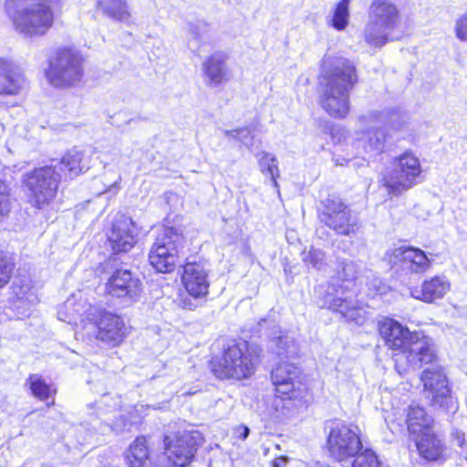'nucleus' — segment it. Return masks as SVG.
Here are the masks:
<instances>
[{
    "mask_svg": "<svg viewBox=\"0 0 467 467\" xmlns=\"http://www.w3.org/2000/svg\"><path fill=\"white\" fill-rule=\"evenodd\" d=\"M275 340L276 347L279 348L287 349L290 347H295V343L293 341H288L286 337H277Z\"/></svg>",
    "mask_w": 467,
    "mask_h": 467,
    "instance_id": "obj_40",
    "label": "nucleus"
},
{
    "mask_svg": "<svg viewBox=\"0 0 467 467\" xmlns=\"http://www.w3.org/2000/svg\"><path fill=\"white\" fill-rule=\"evenodd\" d=\"M85 57L72 46L56 47L47 60L45 77L56 88L67 89L79 86L84 77Z\"/></svg>",
    "mask_w": 467,
    "mask_h": 467,
    "instance_id": "obj_6",
    "label": "nucleus"
},
{
    "mask_svg": "<svg viewBox=\"0 0 467 467\" xmlns=\"http://www.w3.org/2000/svg\"><path fill=\"white\" fill-rule=\"evenodd\" d=\"M83 154L76 150H70L59 160L62 170L67 171L70 176H78L83 171Z\"/></svg>",
    "mask_w": 467,
    "mask_h": 467,
    "instance_id": "obj_31",
    "label": "nucleus"
},
{
    "mask_svg": "<svg viewBox=\"0 0 467 467\" xmlns=\"http://www.w3.org/2000/svg\"><path fill=\"white\" fill-rule=\"evenodd\" d=\"M141 292L140 280L129 269L117 268L105 285V294L112 298L134 302Z\"/></svg>",
    "mask_w": 467,
    "mask_h": 467,
    "instance_id": "obj_17",
    "label": "nucleus"
},
{
    "mask_svg": "<svg viewBox=\"0 0 467 467\" xmlns=\"http://www.w3.org/2000/svg\"><path fill=\"white\" fill-rule=\"evenodd\" d=\"M203 442V436L197 431L177 430L166 433L162 438V454L168 467L189 465Z\"/></svg>",
    "mask_w": 467,
    "mask_h": 467,
    "instance_id": "obj_12",
    "label": "nucleus"
},
{
    "mask_svg": "<svg viewBox=\"0 0 467 467\" xmlns=\"http://www.w3.org/2000/svg\"><path fill=\"white\" fill-rule=\"evenodd\" d=\"M404 423L408 438L412 441L435 430V419L426 407L419 403H410L404 410Z\"/></svg>",
    "mask_w": 467,
    "mask_h": 467,
    "instance_id": "obj_22",
    "label": "nucleus"
},
{
    "mask_svg": "<svg viewBox=\"0 0 467 467\" xmlns=\"http://www.w3.org/2000/svg\"><path fill=\"white\" fill-rule=\"evenodd\" d=\"M351 467H381L377 454L370 448H364L351 457Z\"/></svg>",
    "mask_w": 467,
    "mask_h": 467,
    "instance_id": "obj_35",
    "label": "nucleus"
},
{
    "mask_svg": "<svg viewBox=\"0 0 467 467\" xmlns=\"http://www.w3.org/2000/svg\"><path fill=\"white\" fill-rule=\"evenodd\" d=\"M97 6L106 16L117 21L130 18L128 5L125 0H98Z\"/></svg>",
    "mask_w": 467,
    "mask_h": 467,
    "instance_id": "obj_30",
    "label": "nucleus"
},
{
    "mask_svg": "<svg viewBox=\"0 0 467 467\" xmlns=\"http://www.w3.org/2000/svg\"><path fill=\"white\" fill-rule=\"evenodd\" d=\"M358 81L357 68L348 59H342L331 69L318 76L321 90L319 104L332 119H346L350 112L349 93Z\"/></svg>",
    "mask_w": 467,
    "mask_h": 467,
    "instance_id": "obj_3",
    "label": "nucleus"
},
{
    "mask_svg": "<svg viewBox=\"0 0 467 467\" xmlns=\"http://www.w3.org/2000/svg\"><path fill=\"white\" fill-rule=\"evenodd\" d=\"M249 433L250 429L245 424H240L233 428V437L237 441H245Z\"/></svg>",
    "mask_w": 467,
    "mask_h": 467,
    "instance_id": "obj_38",
    "label": "nucleus"
},
{
    "mask_svg": "<svg viewBox=\"0 0 467 467\" xmlns=\"http://www.w3.org/2000/svg\"><path fill=\"white\" fill-rule=\"evenodd\" d=\"M416 184V182L401 173L396 168L385 172L379 180V186L384 188L389 196H400Z\"/></svg>",
    "mask_w": 467,
    "mask_h": 467,
    "instance_id": "obj_26",
    "label": "nucleus"
},
{
    "mask_svg": "<svg viewBox=\"0 0 467 467\" xmlns=\"http://www.w3.org/2000/svg\"><path fill=\"white\" fill-rule=\"evenodd\" d=\"M106 244L113 255L130 253L137 244L136 225L123 213H117L105 230Z\"/></svg>",
    "mask_w": 467,
    "mask_h": 467,
    "instance_id": "obj_16",
    "label": "nucleus"
},
{
    "mask_svg": "<svg viewBox=\"0 0 467 467\" xmlns=\"http://www.w3.org/2000/svg\"><path fill=\"white\" fill-rule=\"evenodd\" d=\"M128 467H161V454L154 448L150 435H138L124 452Z\"/></svg>",
    "mask_w": 467,
    "mask_h": 467,
    "instance_id": "obj_18",
    "label": "nucleus"
},
{
    "mask_svg": "<svg viewBox=\"0 0 467 467\" xmlns=\"http://www.w3.org/2000/svg\"><path fill=\"white\" fill-rule=\"evenodd\" d=\"M261 171L268 175L274 185H277L276 180L279 177V170L276 159L270 153L264 152L259 160Z\"/></svg>",
    "mask_w": 467,
    "mask_h": 467,
    "instance_id": "obj_36",
    "label": "nucleus"
},
{
    "mask_svg": "<svg viewBox=\"0 0 467 467\" xmlns=\"http://www.w3.org/2000/svg\"><path fill=\"white\" fill-rule=\"evenodd\" d=\"M323 253L313 246L303 254L302 261L314 268H319L323 262Z\"/></svg>",
    "mask_w": 467,
    "mask_h": 467,
    "instance_id": "obj_37",
    "label": "nucleus"
},
{
    "mask_svg": "<svg viewBox=\"0 0 467 467\" xmlns=\"http://www.w3.org/2000/svg\"><path fill=\"white\" fill-rule=\"evenodd\" d=\"M181 282L187 295L194 300L206 299L209 295L208 273L200 263L185 262Z\"/></svg>",
    "mask_w": 467,
    "mask_h": 467,
    "instance_id": "obj_21",
    "label": "nucleus"
},
{
    "mask_svg": "<svg viewBox=\"0 0 467 467\" xmlns=\"http://www.w3.org/2000/svg\"><path fill=\"white\" fill-rule=\"evenodd\" d=\"M87 321L95 328V338L109 348L119 347L130 334L124 318L106 309L90 313Z\"/></svg>",
    "mask_w": 467,
    "mask_h": 467,
    "instance_id": "obj_14",
    "label": "nucleus"
},
{
    "mask_svg": "<svg viewBox=\"0 0 467 467\" xmlns=\"http://www.w3.org/2000/svg\"><path fill=\"white\" fill-rule=\"evenodd\" d=\"M378 332L391 352L394 369L400 376L439 362L434 341L422 331L410 330L394 318L384 317L378 323Z\"/></svg>",
    "mask_w": 467,
    "mask_h": 467,
    "instance_id": "obj_1",
    "label": "nucleus"
},
{
    "mask_svg": "<svg viewBox=\"0 0 467 467\" xmlns=\"http://www.w3.org/2000/svg\"><path fill=\"white\" fill-rule=\"evenodd\" d=\"M317 219L339 236L356 237L361 229V223L353 214L350 206L336 194H329L320 201Z\"/></svg>",
    "mask_w": 467,
    "mask_h": 467,
    "instance_id": "obj_11",
    "label": "nucleus"
},
{
    "mask_svg": "<svg viewBox=\"0 0 467 467\" xmlns=\"http://www.w3.org/2000/svg\"><path fill=\"white\" fill-rule=\"evenodd\" d=\"M13 208V191L8 181L0 179V223L6 220Z\"/></svg>",
    "mask_w": 467,
    "mask_h": 467,
    "instance_id": "obj_34",
    "label": "nucleus"
},
{
    "mask_svg": "<svg viewBox=\"0 0 467 467\" xmlns=\"http://www.w3.org/2000/svg\"><path fill=\"white\" fill-rule=\"evenodd\" d=\"M61 0H5V13L14 30L24 37L43 36L53 27Z\"/></svg>",
    "mask_w": 467,
    "mask_h": 467,
    "instance_id": "obj_4",
    "label": "nucleus"
},
{
    "mask_svg": "<svg viewBox=\"0 0 467 467\" xmlns=\"http://www.w3.org/2000/svg\"><path fill=\"white\" fill-rule=\"evenodd\" d=\"M389 263L399 265L410 274H425L431 266V261L421 249L401 245L387 252Z\"/></svg>",
    "mask_w": 467,
    "mask_h": 467,
    "instance_id": "obj_19",
    "label": "nucleus"
},
{
    "mask_svg": "<svg viewBox=\"0 0 467 467\" xmlns=\"http://www.w3.org/2000/svg\"><path fill=\"white\" fill-rule=\"evenodd\" d=\"M366 133L367 138L363 143L364 151L374 156L382 154L386 150L389 133L379 128L371 129Z\"/></svg>",
    "mask_w": 467,
    "mask_h": 467,
    "instance_id": "obj_29",
    "label": "nucleus"
},
{
    "mask_svg": "<svg viewBox=\"0 0 467 467\" xmlns=\"http://www.w3.org/2000/svg\"><path fill=\"white\" fill-rule=\"evenodd\" d=\"M26 385L32 395L39 400H47L49 398L54 400L57 394V389L48 384L41 375L30 374L26 379ZM54 405V400L51 402Z\"/></svg>",
    "mask_w": 467,
    "mask_h": 467,
    "instance_id": "obj_28",
    "label": "nucleus"
},
{
    "mask_svg": "<svg viewBox=\"0 0 467 467\" xmlns=\"http://www.w3.org/2000/svg\"><path fill=\"white\" fill-rule=\"evenodd\" d=\"M274 395L294 408H307L314 400L313 380L303 368L287 360L276 362L270 371Z\"/></svg>",
    "mask_w": 467,
    "mask_h": 467,
    "instance_id": "obj_5",
    "label": "nucleus"
},
{
    "mask_svg": "<svg viewBox=\"0 0 467 467\" xmlns=\"http://www.w3.org/2000/svg\"><path fill=\"white\" fill-rule=\"evenodd\" d=\"M455 31L459 39L467 40V16H462L456 22Z\"/></svg>",
    "mask_w": 467,
    "mask_h": 467,
    "instance_id": "obj_39",
    "label": "nucleus"
},
{
    "mask_svg": "<svg viewBox=\"0 0 467 467\" xmlns=\"http://www.w3.org/2000/svg\"><path fill=\"white\" fill-rule=\"evenodd\" d=\"M16 266V263L12 254L0 247V289L10 283Z\"/></svg>",
    "mask_w": 467,
    "mask_h": 467,
    "instance_id": "obj_32",
    "label": "nucleus"
},
{
    "mask_svg": "<svg viewBox=\"0 0 467 467\" xmlns=\"http://www.w3.org/2000/svg\"><path fill=\"white\" fill-rule=\"evenodd\" d=\"M182 307L185 309H188V310L195 309V306H193L189 300L183 299L182 301Z\"/></svg>",
    "mask_w": 467,
    "mask_h": 467,
    "instance_id": "obj_41",
    "label": "nucleus"
},
{
    "mask_svg": "<svg viewBox=\"0 0 467 467\" xmlns=\"http://www.w3.org/2000/svg\"><path fill=\"white\" fill-rule=\"evenodd\" d=\"M227 58V55L223 52H216L206 57L202 70L210 85L219 86L228 80Z\"/></svg>",
    "mask_w": 467,
    "mask_h": 467,
    "instance_id": "obj_25",
    "label": "nucleus"
},
{
    "mask_svg": "<svg viewBox=\"0 0 467 467\" xmlns=\"http://www.w3.org/2000/svg\"><path fill=\"white\" fill-rule=\"evenodd\" d=\"M394 168L417 182L421 173L420 160L410 151L406 150L394 159Z\"/></svg>",
    "mask_w": 467,
    "mask_h": 467,
    "instance_id": "obj_27",
    "label": "nucleus"
},
{
    "mask_svg": "<svg viewBox=\"0 0 467 467\" xmlns=\"http://www.w3.org/2000/svg\"><path fill=\"white\" fill-rule=\"evenodd\" d=\"M358 269L353 262H342L337 266L332 280L319 287L318 298L322 307L346 314L349 302L344 296L357 286Z\"/></svg>",
    "mask_w": 467,
    "mask_h": 467,
    "instance_id": "obj_10",
    "label": "nucleus"
},
{
    "mask_svg": "<svg viewBox=\"0 0 467 467\" xmlns=\"http://www.w3.org/2000/svg\"><path fill=\"white\" fill-rule=\"evenodd\" d=\"M60 175L55 166L36 167L26 172L21 180L27 203L36 210L50 207L59 190Z\"/></svg>",
    "mask_w": 467,
    "mask_h": 467,
    "instance_id": "obj_8",
    "label": "nucleus"
},
{
    "mask_svg": "<svg viewBox=\"0 0 467 467\" xmlns=\"http://www.w3.org/2000/svg\"><path fill=\"white\" fill-rule=\"evenodd\" d=\"M25 78L19 67L11 60L0 57V96H16L20 93Z\"/></svg>",
    "mask_w": 467,
    "mask_h": 467,
    "instance_id": "obj_24",
    "label": "nucleus"
},
{
    "mask_svg": "<svg viewBox=\"0 0 467 467\" xmlns=\"http://www.w3.org/2000/svg\"><path fill=\"white\" fill-rule=\"evenodd\" d=\"M263 358V349L247 341L231 340L207 362L211 374L218 380L243 382L252 379Z\"/></svg>",
    "mask_w": 467,
    "mask_h": 467,
    "instance_id": "obj_2",
    "label": "nucleus"
},
{
    "mask_svg": "<svg viewBox=\"0 0 467 467\" xmlns=\"http://www.w3.org/2000/svg\"><path fill=\"white\" fill-rule=\"evenodd\" d=\"M420 381L423 392L428 393L431 406H439L449 410L457 408V400L452 397L449 379L443 368L436 366L432 368H425L421 371Z\"/></svg>",
    "mask_w": 467,
    "mask_h": 467,
    "instance_id": "obj_15",
    "label": "nucleus"
},
{
    "mask_svg": "<svg viewBox=\"0 0 467 467\" xmlns=\"http://www.w3.org/2000/svg\"><path fill=\"white\" fill-rule=\"evenodd\" d=\"M400 20V10L393 0H371L363 31L364 40L374 47L395 40L391 34L399 27Z\"/></svg>",
    "mask_w": 467,
    "mask_h": 467,
    "instance_id": "obj_7",
    "label": "nucleus"
},
{
    "mask_svg": "<svg viewBox=\"0 0 467 467\" xmlns=\"http://www.w3.org/2000/svg\"><path fill=\"white\" fill-rule=\"evenodd\" d=\"M418 456L428 464H443L449 459L446 441L435 430L411 441Z\"/></svg>",
    "mask_w": 467,
    "mask_h": 467,
    "instance_id": "obj_20",
    "label": "nucleus"
},
{
    "mask_svg": "<svg viewBox=\"0 0 467 467\" xmlns=\"http://www.w3.org/2000/svg\"><path fill=\"white\" fill-rule=\"evenodd\" d=\"M350 0H339L333 11L329 25L337 31L344 30L349 21Z\"/></svg>",
    "mask_w": 467,
    "mask_h": 467,
    "instance_id": "obj_33",
    "label": "nucleus"
},
{
    "mask_svg": "<svg viewBox=\"0 0 467 467\" xmlns=\"http://www.w3.org/2000/svg\"><path fill=\"white\" fill-rule=\"evenodd\" d=\"M325 449L335 462H343L363 449L362 431L358 425L337 421L329 429Z\"/></svg>",
    "mask_w": 467,
    "mask_h": 467,
    "instance_id": "obj_13",
    "label": "nucleus"
},
{
    "mask_svg": "<svg viewBox=\"0 0 467 467\" xmlns=\"http://www.w3.org/2000/svg\"><path fill=\"white\" fill-rule=\"evenodd\" d=\"M184 241L182 231L162 223L156 234L148 254L150 265L157 273H172L179 262V247Z\"/></svg>",
    "mask_w": 467,
    "mask_h": 467,
    "instance_id": "obj_9",
    "label": "nucleus"
},
{
    "mask_svg": "<svg viewBox=\"0 0 467 467\" xmlns=\"http://www.w3.org/2000/svg\"><path fill=\"white\" fill-rule=\"evenodd\" d=\"M450 280L442 275H435L425 278L420 286L411 289V296L426 304H435L443 299L451 291Z\"/></svg>",
    "mask_w": 467,
    "mask_h": 467,
    "instance_id": "obj_23",
    "label": "nucleus"
}]
</instances>
